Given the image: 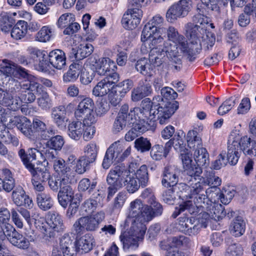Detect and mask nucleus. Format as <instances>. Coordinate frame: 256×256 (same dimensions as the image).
Instances as JSON below:
<instances>
[{
	"label": "nucleus",
	"mask_w": 256,
	"mask_h": 256,
	"mask_svg": "<svg viewBox=\"0 0 256 256\" xmlns=\"http://www.w3.org/2000/svg\"><path fill=\"white\" fill-rule=\"evenodd\" d=\"M162 100L160 96H155L150 100L148 98L143 99L140 102V108H136V112H140L142 118H150V122H154L156 120L160 124H168L170 118L178 108V102L157 103L156 101Z\"/></svg>",
	"instance_id": "obj_1"
},
{
	"label": "nucleus",
	"mask_w": 256,
	"mask_h": 256,
	"mask_svg": "<svg viewBox=\"0 0 256 256\" xmlns=\"http://www.w3.org/2000/svg\"><path fill=\"white\" fill-rule=\"evenodd\" d=\"M192 22L194 23H188L185 28L186 36L190 40L188 47L197 56L202 50V44L204 49L208 50L209 47H212L214 44L216 38L213 33L203 26L204 21L202 24Z\"/></svg>",
	"instance_id": "obj_2"
},
{
	"label": "nucleus",
	"mask_w": 256,
	"mask_h": 256,
	"mask_svg": "<svg viewBox=\"0 0 256 256\" xmlns=\"http://www.w3.org/2000/svg\"><path fill=\"white\" fill-rule=\"evenodd\" d=\"M186 48L182 49L178 44H168L166 42L163 47L166 56L170 60V68L174 72H178L181 70L182 66V58L183 56L190 62H193L196 58L195 53L192 52L188 47V42L185 46Z\"/></svg>",
	"instance_id": "obj_3"
},
{
	"label": "nucleus",
	"mask_w": 256,
	"mask_h": 256,
	"mask_svg": "<svg viewBox=\"0 0 256 256\" xmlns=\"http://www.w3.org/2000/svg\"><path fill=\"white\" fill-rule=\"evenodd\" d=\"M221 184V179L218 176H215L212 172H209L205 177H202L200 181H198L193 184L192 190V194H198L196 198V202L200 206L206 207L208 204L209 200L206 194L207 190L204 186H208L212 188H216Z\"/></svg>",
	"instance_id": "obj_4"
},
{
	"label": "nucleus",
	"mask_w": 256,
	"mask_h": 256,
	"mask_svg": "<svg viewBox=\"0 0 256 256\" xmlns=\"http://www.w3.org/2000/svg\"><path fill=\"white\" fill-rule=\"evenodd\" d=\"M252 138L244 136L240 138L236 132H232L229 136L228 148V158L232 164H236L240 156V153L242 151L245 154L250 148Z\"/></svg>",
	"instance_id": "obj_5"
},
{
	"label": "nucleus",
	"mask_w": 256,
	"mask_h": 256,
	"mask_svg": "<svg viewBox=\"0 0 256 256\" xmlns=\"http://www.w3.org/2000/svg\"><path fill=\"white\" fill-rule=\"evenodd\" d=\"M146 230L145 224L142 223L132 224L130 230L120 236L124 250H136L138 246V242L144 239Z\"/></svg>",
	"instance_id": "obj_6"
},
{
	"label": "nucleus",
	"mask_w": 256,
	"mask_h": 256,
	"mask_svg": "<svg viewBox=\"0 0 256 256\" xmlns=\"http://www.w3.org/2000/svg\"><path fill=\"white\" fill-rule=\"evenodd\" d=\"M36 227L44 234L46 239L54 238L56 232H64L65 226L60 216L56 212H49L48 221L44 223L38 220L35 222Z\"/></svg>",
	"instance_id": "obj_7"
},
{
	"label": "nucleus",
	"mask_w": 256,
	"mask_h": 256,
	"mask_svg": "<svg viewBox=\"0 0 256 256\" xmlns=\"http://www.w3.org/2000/svg\"><path fill=\"white\" fill-rule=\"evenodd\" d=\"M129 173L124 166H117L112 168L108 174L106 182L108 188V198H112L116 192L124 186V180Z\"/></svg>",
	"instance_id": "obj_8"
},
{
	"label": "nucleus",
	"mask_w": 256,
	"mask_h": 256,
	"mask_svg": "<svg viewBox=\"0 0 256 256\" xmlns=\"http://www.w3.org/2000/svg\"><path fill=\"white\" fill-rule=\"evenodd\" d=\"M208 218V214H203L202 218H199L198 220L192 216H181L178 218V228L186 234L195 236L199 232L201 228H206L207 226Z\"/></svg>",
	"instance_id": "obj_9"
},
{
	"label": "nucleus",
	"mask_w": 256,
	"mask_h": 256,
	"mask_svg": "<svg viewBox=\"0 0 256 256\" xmlns=\"http://www.w3.org/2000/svg\"><path fill=\"white\" fill-rule=\"evenodd\" d=\"M26 168L32 176V182L34 190L42 192L44 190L43 184L50 178V174L48 168L42 164H37L36 166L27 164Z\"/></svg>",
	"instance_id": "obj_10"
},
{
	"label": "nucleus",
	"mask_w": 256,
	"mask_h": 256,
	"mask_svg": "<svg viewBox=\"0 0 256 256\" xmlns=\"http://www.w3.org/2000/svg\"><path fill=\"white\" fill-rule=\"evenodd\" d=\"M84 155L76 161L75 170L78 174H82L89 169L90 165L94 163L97 157L98 148L94 143L86 145L84 148Z\"/></svg>",
	"instance_id": "obj_11"
},
{
	"label": "nucleus",
	"mask_w": 256,
	"mask_h": 256,
	"mask_svg": "<svg viewBox=\"0 0 256 256\" xmlns=\"http://www.w3.org/2000/svg\"><path fill=\"white\" fill-rule=\"evenodd\" d=\"M94 102L90 98H86L81 100L74 112L77 120H83L84 124L90 125L96 122L94 115Z\"/></svg>",
	"instance_id": "obj_12"
},
{
	"label": "nucleus",
	"mask_w": 256,
	"mask_h": 256,
	"mask_svg": "<svg viewBox=\"0 0 256 256\" xmlns=\"http://www.w3.org/2000/svg\"><path fill=\"white\" fill-rule=\"evenodd\" d=\"M200 4L196 6L198 14L192 17L195 22L202 24L203 17L204 16L206 10L208 12H214L216 18H218L221 14L220 6L222 3V0H200Z\"/></svg>",
	"instance_id": "obj_13"
},
{
	"label": "nucleus",
	"mask_w": 256,
	"mask_h": 256,
	"mask_svg": "<svg viewBox=\"0 0 256 256\" xmlns=\"http://www.w3.org/2000/svg\"><path fill=\"white\" fill-rule=\"evenodd\" d=\"M192 7L191 0H180L168 10L166 18L170 22H174L178 18L187 16Z\"/></svg>",
	"instance_id": "obj_14"
},
{
	"label": "nucleus",
	"mask_w": 256,
	"mask_h": 256,
	"mask_svg": "<svg viewBox=\"0 0 256 256\" xmlns=\"http://www.w3.org/2000/svg\"><path fill=\"white\" fill-rule=\"evenodd\" d=\"M0 105L6 106L14 112L20 108V100L16 98L12 86L8 90L0 88Z\"/></svg>",
	"instance_id": "obj_15"
},
{
	"label": "nucleus",
	"mask_w": 256,
	"mask_h": 256,
	"mask_svg": "<svg viewBox=\"0 0 256 256\" xmlns=\"http://www.w3.org/2000/svg\"><path fill=\"white\" fill-rule=\"evenodd\" d=\"M164 18L159 15L152 18L144 26L141 36V40L144 42L149 38L153 32H158L162 34L164 28H163Z\"/></svg>",
	"instance_id": "obj_16"
},
{
	"label": "nucleus",
	"mask_w": 256,
	"mask_h": 256,
	"mask_svg": "<svg viewBox=\"0 0 256 256\" xmlns=\"http://www.w3.org/2000/svg\"><path fill=\"white\" fill-rule=\"evenodd\" d=\"M90 64L94 71L100 76H105L116 68L115 64L108 58L94 57L91 59Z\"/></svg>",
	"instance_id": "obj_17"
},
{
	"label": "nucleus",
	"mask_w": 256,
	"mask_h": 256,
	"mask_svg": "<svg viewBox=\"0 0 256 256\" xmlns=\"http://www.w3.org/2000/svg\"><path fill=\"white\" fill-rule=\"evenodd\" d=\"M74 228L76 234H81L86 230L96 231L99 227L96 220L90 216H82L79 218L74 224Z\"/></svg>",
	"instance_id": "obj_18"
},
{
	"label": "nucleus",
	"mask_w": 256,
	"mask_h": 256,
	"mask_svg": "<svg viewBox=\"0 0 256 256\" xmlns=\"http://www.w3.org/2000/svg\"><path fill=\"white\" fill-rule=\"evenodd\" d=\"M178 169L174 166H167L164 168L162 173V184L168 188L174 186L178 182Z\"/></svg>",
	"instance_id": "obj_19"
},
{
	"label": "nucleus",
	"mask_w": 256,
	"mask_h": 256,
	"mask_svg": "<svg viewBox=\"0 0 256 256\" xmlns=\"http://www.w3.org/2000/svg\"><path fill=\"white\" fill-rule=\"evenodd\" d=\"M142 15V12L141 10H128L122 20L123 26L128 30L136 28L140 24Z\"/></svg>",
	"instance_id": "obj_20"
},
{
	"label": "nucleus",
	"mask_w": 256,
	"mask_h": 256,
	"mask_svg": "<svg viewBox=\"0 0 256 256\" xmlns=\"http://www.w3.org/2000/svg\"><path fill=\"white\" fill-rule=\"evenodd\" d=\"M122 150V146L119 142L112 144L106 150L102 163V168L108 169L114 160H117Z\"/></svg>",
	"instance_id": "obj_21"
},
{
	"label": "nucleus",
	"mask_w": 256,
	"mask_h": 256,
	"mask_svg": "<svg viewBox=\"0 0 256 256\" xmlns=\"http://www.w3.org/2000/svg\"><path fill=\"white\" fill-rule=\"evenodd\" d=\"M41 85L34 78H28V80L21 82H16L12 86L16 95L29 91L38 92Z\"/></svg>",
	"instance_id": "obj_22"
},
{
	"label": "nucleus",
	"mask_w": 256,
	"mask_h": 256,
	"mask_svg": "<svg viewBox=\"0 0 256 256\" xmlns=\"http://www.w3.org/2000/svg\"><path fill=\"white\" fill-rule=\"evenodd\" d=\"M51 117L54 122L60 129L66 128L68 118H66V110L65 106L60 105L53 108Z\"/></svg>",
	"instance_id": "obj_23"
},
{
	"label": "nucleus",
	"mask_w": 256,
	"mask_h": 256,
	"mask_svg": "<svg viewBox=\"0 0 256 256\" xmlns=\"http://www.w3.org/2000/svg\"><path fill=\"white\" fill-rule=\"evenodd\" d=\"M33 130L38 132L42 140H48L52 136L56 134V130L52 128H48L46 124L38 118H34L32 121Z\"/></svg>",
	"instance_id": "obj_24"
},
{
	"label": "nucleus",
	"mask_w": 256,
	"mask_h": 256,
	"mask_svg": "<svg viewBox=\"0 0 256 256\" xmlns=\"http://www.w3.org/2000/svg\"><path fill=\"white\" fill-rule=\"evenodd\" d=\"M184 172L186 174V181L191 186L190 192H192V188L193 184H195L196 182L200 181L202 178L200 174L202 170L201 166L192 164L184 168Z\"/></svg>",
	"instance_id": "obj_25"
},
{
	"label": "nucleus",
	"mask_w": 256,
	"mask_h": 256,
	"mask_svg": "<svg viewBox=\"0 0 256 256\" xmlns=\"http://www.w3.org/2000/svg\"><path fill=\"white\" fill-rule=\"evenodd\" d=\"M164 30L162 32L164 36H166L168 39L172 42L174 44H178L182 49L186 48L185 46L188 42L186 38L180 34L176 28L173 26H169L168 28H164Z\"/></svg>",
	"instance_id": "obj_26"
},
{
	"label": "nucleus",
	"mask_w": 256,
	"mask_h": 256,
	"mask_svg": "<svg viewBox=\"0 0 256 256\" xmlns=\"http://www.w3.org/2000/svg\"><path fill=\"white\" fill-rule=\"evenodd\" d=\"M50 64L54 68L62 70L66 65L65 53L62 50L56 49L51 51L48 54Z\"/></svg>",
	"instance_id": "obj_27"
},
{
	"label": "nucleus",
	"mask_w": 256,
	"mask_h": 256,
	"mask_svg": "<svg viewBox=\"0 0 256 256\" xmlns=\"http://www.w3.org/2000/svg\"><path fill=\"white\" fill-rule=\"evenodd\" d=\"M18 154L26 168L27 164L35 166L33 162L37 160L38 156H42V154L34 148H29L26 152L24 149L22 148L19 150Z\"/></svg>",
	"instance_id": "obj_28"
},
{
	"label": "nucleus",
	"mask_w": 256,
	"mask_h": 256,
	"mask_svg": "<svg viewBox=\"0 0 256 256\" xmlns=\"http://www.w3.org/2000/svg\"><path fill=\"white\" fill-rule=\"evenodd\" d=\"M166 53L163 48H152L149 52V62L154 66H162L166 60Z\"/></svg>",
	"instance_id": "obj_29"
},
{
	"label": "nucleus",
	"mask_w": 256,
	"mask_h": 256,
	"mask_svg": "<svg viewBox=\"0 0 256 256\" xmlns=\"http://www.w3.org/2000/svg\"><path fill=\"white\" fill-rule=\"evenodd\" d=\"M150 150V155L152 160H160L168 155L170 150V142H166L164 146L158 144H155L152 146Z\"/></svg>",
	"instance_id": "obj_30"
},
{
	"label": "nucleus",
	"mask_w": 256,
	"mask_h": 256,
	"mask_svg": "<svg viewBox=\"0 0 256 256\" xmlns=\"http://www.w3.org/2000/svg\"><path fill=\"white\" fill-rule=\"evenodd\" d=\"M82 66L76 63H73L70 66L69 70L63 76L64 82H74L82 73Z\"/></svg>",
	"instance_id": "obj_31"
},
{
	"label": "nucleus",
	"mask_w": 256,
	"mask_h": 256,
	"mask_svg": "<svg viewBox=\"0 0 256 256\" xmlns=\"http://www.w3.org/2000/svg\"><path fill=\"white\" fill-rule=\"evenodd\" d=\"M194 157L197 164L204 166H208L209 154L205 148L196 146Z\"/></svg>",
	"instance_id": "obj_32"
},
{
	"label": "nucleus",
	"mask_w": 256,
	"mask_h": 256,
	"mask_svg": "<svg viewBox=\"0 0 256 256\" xmlns=\"http://www.w3.org/2000/svg\"><path fill=\"white\" fill-rule=\"evenodd\" d=\"M100 194L99 190L96 192V193L92 194V198L86 200L82 205V208L86 213L90 214L93 212L98 206Z\"/></svg>",
	"instance_id": "obj_33"
},
{
	"label": "nucleus",
	"mask_w": 256,
	"mask_h": 256,
	"mask_svg": "<svg viewBox=\"0 0 256 256\" xmlns=\"http://www.w3.org/2000/svg\"><path fill=\"white\" fill-rule=\"evenodd\" d=\"M86 125L79 121L72 122L68 127V136L74 140H80L84 132V126Z\"/></svg>",
	"instance_id": "obj_34"
},
{
	"label": "nucleus",
	"mask_w": 256,
	"mask_h": 256,
	"mask_svg": "<svg viewBox=\"0 0 256 256\" xmlns=\"http://www.w3.org/2000/svg\"><path fill=\"white\" fill-rule=\"evenodd\" d=\"M70 178H65L60 176H50L48 180V184L50 188L54 192L59 191L62 185L66 183H70Z\"/></svg>",
	"instance_id": "obj_35"
},
{
	"label": "nucleus",
	"mask_w": 256,
	"mask_h": 256,
	"mask_svg": "<svg viewBox=\"0 0 256 256\" xmlns=\"http://www.w3.org/2000/svg\"><path fill=\"white\" fill-rule=\"evenodd\" d=\"M32 54L35 60L38 62V70L43 71L47 68L50 62L49 60H47L48 56L46 52L36 50L32 51Z\"/></svg>",
	"instance_id": "obj_36"
},
{
	"label": "nucleus",
	"mask_w": 256,
	"mask_h": 256,
	"mask_svg": "<svg viewBox=\"0 0 256 256\" xmlns=\"http://www.w3.org/2000/svg\"><path fill=\"white\" fill-rule=\"evenodd\" d=\"M174 190H177V192L180 194V197H188L189 198H192L194 197V202L196 206L200 207L196 202V198L197 197L198 194H192L190 192L191 186L186 184L185 183H180L176 184L174 186H172Z\"/></svg>",
	"instance_id": "obj_37"
},
{
	"label": "nucleus",
	"mask_w": 256,
	"mask_h": 256,
	"mask_svg": "<svg viewBox=\"0 0 256 256\" xmlns=\"http://www.w3.org/2000/svg\"><path fill=\"white\" fill-rule=\"evenodd\" d=\"M75 248L77 252L80 254L86 253L90 251L92 248V244L90 238L84 236L75 242Z\"/></svg>",
	"instance_id": "obj_38"
},
{
	"label": "nucleus",
	"mask_w": 256,
	"mask_h": 256,
	"mask_svg": "<svg viewBox=\"0 0 256 256\" xmlns=\"http://www.w3.org/2000/svg\"><path fill=\"white\" fill-rule=\"evenodd\" d=\"M54 170L58 176L70 178V168L66 163L65 161L60 158L53 164Z\"/></svg>",
	"instance_id": "obj_39"
},
{
	"label": "nucleus",
	"mask_w": 256,
	"mask_h": 256,
	"mask_svg": "<svg viewBox=\"0 0 256 256\" xmlns=\"http://www.w3.org/2000/svg\"><path fill=\"white\" fill-rule=\"evenodd\" d=\"M7 238L13 245L19 248H26L29 245L28 241L16 230Z\"/></svg>",
	"instance_id": "obj_40"
},
{
	"label": "nucleus",
	"mask_w": 256,
	"mask_h": 256,
	"mask_svg": "<svg viewBox=\"0 0 256 256\" xmlns=\"http://www.w3.org/2000/svg\"><path fill=\"white\" fill-rule=\"evenodd\" d=\"M245 222L240 216H237L231 224L230 232L235 236H242L245 232Z\"/></svg>",
	"instance_id": "obj_41"
},
{
	"label": "nucleus",
	"mask_w": 256,
	"mask_h": 256,
	"mask_svg": "<svg viewBox=\"0 0 256 256\" xmlns=\"http://www.w3.org/2000/svg\"><path fill=\"white\" fill-rule=\"evenodd\" d=\"M27 30V22L24 20H20L12 30L11 36L16 40L20 39L26 35Z\"/></svg>",
	"instance_id": "obj_42"
},
{
	"label": "nucleus",
	"mask_w": 256,
	"mask_h": 256,
	"mask_svg": "<svg viewBox=\"0 0 256 256\" xmlns=\"http://www.w3.org/2000/svg\"><path fill=\"white\" fill-rule=\"evenodd\" d=\"M36 202L40 208L44 210L50 209L52 206L50 195L46 192H40L36 195Z\"/></svg>",
	"instance_id": "obj_43"
},
{
	"label": "nucleus",
	"mask_w": 256,
	"mask_h": 256,
	"mask_svg": "<svg viewBox=\"0 0 256 256\" xmlns=\"http://www.w3.org/2000/svg\"><path fill=\"white\" fill-rule=\"evenodd\" d=\"M154 217L152 208L148 205L144 204L137 222L136 220H134L132 221V224L142 223L144 224V222H148Z\"/></svg>",
	"instance_id": "obj_44"
},
{
	"label": "nucleus",
	"mask_w": 256,
	"mask_h": 256,
	"mask_svg": "<svg viewBox=\"0 0 256 256\" xmlns=\"http://www.w3.org/2000/svg\"><path fill=\"white\" fill-rule=\"evenodd\" d=\"M142 114L139 113L138 115H135L133 116L136 122L132 123L133 124V128L136 131L140 134L148 130V122H146V120H150V118H142Z\"/></svg>",
	"instance_id": "obj_45"
},
{
	"label": "nucleus",
	"mask_w": 256,
	"mask_h": 256,
	"mask_svg": "<svg viewBox=\"0 0 256 256\" xmlns=\"http://www.w3.org/2000/svg\"><path fill=\"white\" fill-rule=\"evenodd\" d=\"M140 186H141L140 184L137 181L134 176L130 175V170H129V173L128 174L124 180V184L127 191L129 193L133 194L138 190Z\"/></svg>",
	"instance_id": "obj_46"
},
{
	"label": "nucleus",
	"mask_w": 256,
	"mask_h": 256,
	"mask_svg": "<svg viewBox=\"0 0 256 256\" xmlns=\"http://www.w3.org/2000/svg\"><path fill=\"white\" fill-rule=\"evenodd\" d=\"M97 182L93 180L90 182V180L87 178H82L80 180L78 184V188L81 191L88 190L89 194L96 193V192L99 190L96 188Z\"/></svg>",
	"instance_id": "obj_47"
},
{
	"label": "nucleus",
	"mask_w": 256,
	"mask_h": 256,
	"mask_svg": "<svg viewBox=\"0 0 256 256\" xmlns=\"http://www.w3.org/2000/svg\"><path fill=\"white\" fill-rule=\"evenodd\" d=\"M144 206L142 201L139 200H136L131 202L128 218H135L134 220H136L137 222Z\"/></svg>",
	"instance_id": "obj_48"
},
{
	"label": "nucleus",
	"mask_w": 256,
	"mask_h": 256,
	"mask_svg": "<svg viewBox=\"0 0 256 256\" xmlns=\"http://www.w3.org/2000/svg\"><path fill=\"white\" fill-rule=\"evenodd\" d=\"M135 68L138 72L144 76H150L152 70L151 64L145 58L138 60L135 64Z\"/></svg>",
	"instance_id": "obj_49"
},
{
	"label": "nucleus",
	"mask_w": 256,
	"mask_h": 256,
	"mask_svg": "<svg viewBox=\"0 0 256 256\" xmlns=\"http://www.w3.org/2000/svg\"><path fill=\"white\" fill-rule=\"evenodd\" d=\"M136 178L142 187L146 186L148 182V174L146 165L143 164L134 173Z\"/></svg>",
	"instance_id": "obj_50"
},
{
	"label": "nucleus",
	"mask_w": 256,
	"mask_h": 256,
	"mask_svg": "<svg viewBox=\"0 0 256 256\" xmlns=\"http://www.w3.org/2000/svg\"><path fill=\"white\" fill-rule=\"evenodd\" d=\"M112 90L109 84L103 80L99 82L94 87L92 94L96 96H102Z\"/></svg>",
	"instance_id": "obj_51"
},
{
	"label": "nucleus",
	"mask_w": 256,
	"mask_h": 256,
	"mask_svg": "<svg viewBox=\"0 0 256 256\" xmlns=\"http://www.w3.org/2000/svg\"><path fill=\"white\" fill-rule=\"evenodd\" d=\"M134 148L140 152H146L150 150L152 144L147 138L141 136L135 140Z\"/></svg>",
	"instance_id": "obj_52"
},
{
	"label": "nucleus",
	"mask_w": 256,
	"mask_h": 256,
	"mask_svg": "<svg viewBox=\"0 0 256 256\" xmlns=\"http://www.w3.org/2000/svg\"><path fill=\"white\" fill-rule=\"evenodd\" d=\"M47 140L46 146L48 148L57 150H60L64 144V138L59 135L52 136Z\"/></svg>",
	"instance_id": "obj_53"
},
{
	"label": "nucleus",
	"mask_w": 256,
	"mask_h": 256,
	"mask_svg": "<svg viewBox=\"0 0 256 256\" xmlns=\"http://www.w3.org/2000/svg\"><path fill=\"white\" fill-rule=\"evenodd\" d=\"M14 22V20L10 17L7 13L3 12L0 14V27L2 31H8Z\"/></svg>",
	"instance_id": "obj_54"
},
{
	"label": "nucleus",
	"mask_w": 256,
	"mask_h": 256,
	"mask_svg": "<svg viewBox=\"0 0 256 256\" xmlns=\"http://www.w3.org/2000/svg\"><path fill=\"white\" fill-rule=\"evenodd\" d=\"M134 82L132 80L127 79L116 85V91L120 94V97H124L125 94L132 88Z\"/></svg>",
	"instance_id": "obj_55"
},
{
	"label": "nucleus",
	"mask_w": 256,
	"mask_h": 256,
	"mask_svg": "<svg viewBox=\"0 0 256 256\" xmlns=\"http://www.w3.org/2000/svg\"><path fill=\"white\" fill-rule=\"evenodd\" d=\"M128 122L130 124V119L125 118L122 114H118L113 124V132L116 134L120 132L126 127Z\"/></svg>",
	"instance_id": "obj_56"
},
{
	"label": "nucleus",
	"mask_w": 256,
	"mask_h": 256,
	"mask_svg": "<svg viewBox=\"0 0 256 256\" xmlns=\"http://www.w3.org/2000/svg\"><path fill=\"white\" fill-rule=\"evenodd\" d=\"M30 121L24 116L22 122L19 125L18 129L26 136L31 138L32 136L33 130L32 128Z\"/></svg>",
	"instance_id": "obj_57"
},
{
	"label": "nucleus",
	"mask_w": 256,
	"mask_h": 256,
	"mask_svg": "<svg viewBox=\"0 0 256 256\" xmlns=\"http://www.w3.org/2000/svg\"><path fill=\"white\" fill-rule=\"evenodd\" d=\"M237 100L236 97H231L224 101L219 107L218 112L220 115H224L229 112L234 106Z\"/></svg>",
	"instance_id": "obj_58"
},
{
	"label": "nucleus",
	"mask_w": 256,
	"mask_h": 256,
	"mask_svg": "<svg viewBox=\"0 0 256 256\" xmlns=\"http://www.w3.org/2000/svg\"><path fill=\"white\" fill-rule=\"evenodd\" d=\"M158 32H153L149 38L146 40L144 42H147L150 48L152 49V48H158L164 42V38L162 34Z\"/></svg>",
	"instance_id": "obj_59"
},
{
	"label": "nucleus",
	"mask_w": 256,
	"mask_h": 256,
	"mask_svg": "<svg viewBox=\"0 0 256 256\" xmlns=\"http://www.w3.org/2000/svg\"><path fill=\"white\" fill-rule=\"evenodd\" d=\"M136 108H140V107H135L131 109L128 114V104L123 105L120 110V111L118 114H122L124 116L125 118L130 120V123H134L136 122L134 118H133V116H135V115H138L140 112H136Z\"/></svg>",
	"instance_id": "obj_60"
},
{
	"label": "nucleus",
	"mask_w": 256,
	"mask_h": 256,
	"mask_svg": "<svg viewBox=\"0 0 256 256\" xmlns=\"http://www.w3.org/2000/svg\"><path fill=\"white\" fill-rule=\"evenodd\" d=\"M25 195V192L22 186L16 187L12 192V198L14 202L18 206H22V200Z\"/></svg>",
	"instance_id": "obj_61"
},
{
	"label": "nucleus",
	"mask_w": 256,
	"mask_h": 256,
	"mask_svg": "<svg viewBox=\"0 0 256 256\" xmlns=\"http://www.w3.org/2000/svg\"><path fill=\"white\" fill-rule=\"evenodd\" d=\"M94 50V46L90 44H86L84 46H80V48L78 50L76 53V60H82L90 56Z\"/></svg>",
	"instance_id": "obj_62"
},
{
	"label": "nucleus",
	"mask_w": 256,
	"mask_h": 256,
	"mask_svg": "<svg viewBox=\"0 0 256 256\" xmlns=\"http://www.w3.org/2000/svg\"><path fill=\"white\" fill-rule=\"evenodd\" d=\"M226 154V152H222L219 154L218 158L213 162L212 166L214 169L220 170L222 166H225L228 162L230 165L236 164H232L230 162V160H228V151L227 152V158L226 159L225 158Z\"/></svg>",
	"instance_id": "obj_63"
},
{
	"label": "nucleus",
	"mask_w": 256,
	"mask_h": 256,
	"mask_svg": "<svg viewBox=\"0 0 256 256\" xmlns=\"http://www.w3.org/2000/svg\"><path fill=\"white\" fill-rule=\"evenodd\" d=\"M210 212L213 213L212 216L215 220H220L226 216V210L220 204H214V206L210 209Z\"/></svg>",
	"instance_id": "obj_64"
}]
</instances>
